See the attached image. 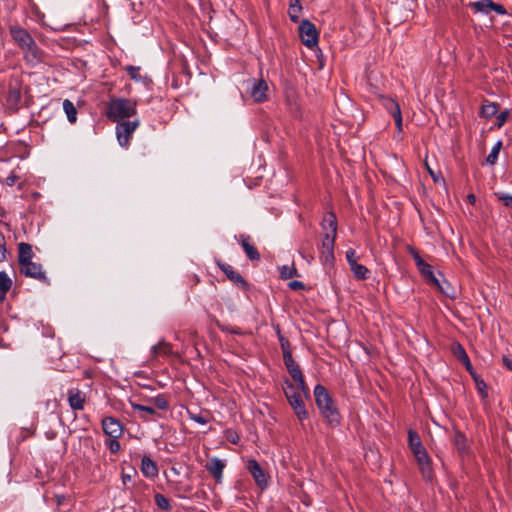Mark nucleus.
I'll return each mask as SVG.
<instances>
[{"label": "nucleus", "instance_id": "obj_1", "mask_svg": "<svg viewBox=\"0 0 512 512\" xmlns=\"http://www.w3.org/2000/svg\"><path fill=\"white\" fill-rule=\"evenodd\" d=\"M313 393L315 403L327 424L331 427L338 426L340 424L341 415L334 399L328 393L327 389L323 385L317 384L314 387Z\"/></svg>", "mask_w": 512, "mask_h": 512}, {"label": "nucleus", "instance_id": "obj_2", "mask_svg": "<svg viewBox=\"0 0 512 512\" xmlns=\"http://www.w3.org/2000/svg\"><path fill=\"white\" fill-rule=\"evenodd\" d=\"M136 112V101L128 98H111L106 106L107 118L116 123L125 121Z\"/></svg>", "mask_w": 512, "mask_h": 512}, {"label": "nucleus", "instance_id": "obj_3", "mask_svg": "<svg viewBox=\"0 0 512 512\" xmlns=\"http://www.w3.org/2000/svg\"><path fill=\"white\" fill-rule=\"evenodd\" d=\"M9 32L12 39L19 48L26 53L27 57L31 56L33 59L40 58L41 51L33 37L26 29L18 25H14L10 26Z\"/></svg>", "mask_w": 512, "mask_h": 512}, {"label": "nucleus", "instance_id": "obj_4", "mask_svg": "<svg viewBox=\"0 0 512 512\" xmlns=\"http://www.w3.org/2000/svg\"><path fill=\"white\" fill-rule=\"evenodd\" d=\"M284 384L286 385L284 389L285 396L287 398L288 403L292 407L296 417L299 421H303L308 418V411L306 409L304 403V395L299 390L296 391L295 385L289 380L285 379Z\"/></svg>", "mask_w": 512, "mask_h": 512}, {"label": "nucleus", "instance_id": "obj_5", "mask_svg": "<svg viewBox=\"0 0 512 512\" xmlns=\"http://www.w3.org/2000/svg\"><path fill=\"white\" fill-rule=\"evenodd\" d=\"M299 36L307 48H313L318 44L319 33L316 26L309 20H302L299 24Z\"/></svg>", "mask_w": 512, "mask_h": 512}, {"label": "nucleus", "instance_id": "obj_6", "mask_svg": "<svg viewBox=\"0 0 512 512\" xmlns=\"http://www.w3.org/2000/svg\"><path fill=\"white\" fill-rule=\"evenodd\" d=\"M337 236L329 235L328 232L323 234L320 246V261L323 265L331 266L334 263V246Z\"/></svg>", "mask_w": 512, "mask_h": 512}, {"label": "nucleus", "instance_id": "obj_7", "mask_svg": "<svg viewBox=\"0 0 512 512\" xmlns=\"http://www.w3.org/2000/svg\"><path fill=\"white\" fill-rule=\"evenodd\" d=\"M139 120H125L117 123L116 135L119 144L122 147H126L129 144L130 138L136 128L139 126Z\"/></svg>", "mask_w": 512, "mask_h": 512}, {"label": "nucleus", "instance_id": "obj_8", "mask_svg": "<svg viewBox=\"0 0 512 512\" xmlns=\"http://www.w3.org/2000/svg\"><path fill=\"white\" fill-rule=\"evenodd\" d=\"M413 455L416 459L422 477L427 481H431L433 478L432 459L428 455L426 448L414 452Z\"/></svg>", "mask_w": 512, "mask_h": 512}, {"label": "nucleus", "instance_id": "obj_9", "mask_svg": "<svg viewBox=\"0 0 512 512\" xmlns=\"http://www.w3.org/2000/svg\"><path fill=\"white\" fill-rule=\"evenodd\" d=\"M216 264L220 268V270L226 275V277L231 282H233L237 287L241 288L244 291L248 290V282L231 265L226 264L220 260H216Z\"/></svg>", "mask_w": 512, "mask_h": 512}, {"label": "nucleus", "instance_id": "obj_10", "mask_svg": "<svg viewBox=\"0 0 512 512\" xmlns=\"http://www.w3.org/2000/svg\"><path fill=\"white\" fill-rule=\"evenodd\" d=\"M246 468L252 475L258 487L264 489L268 486L269 477L255 459H250L247 463Z\"/></svg>", "mask_w": 512, "mask_h": 512}, {"label": "nucleus", "instance_id": "obj_11", "mask_svg": "<svg viewBox=\"0 0 512 512\" xmlns=\"http://www.w3.org/2000/svg\"><path fill=\"white\" fill-rule=\"evenodd\" d=\"M103 432L111 438H120L123 435V425L115 417H104L101 421Z\"/></svg>", "mask_w": 512, "mask_h": 512}, {"label": "nucleus", "instance_id": "obj_12", "mask_svg": "<svg viewBox=\"0 0 512 512\" xmlns=\"http://www.w3.org/2000/svg\"><path fill=\"white\" fill-rule=\"evenodd\" d=\"M20 271L27 277L48 283V279L45 275V272L42 270L41 264L30 261L20 265Z\"/></svg>", "mask_w": 512, "mask_h": 512}, {"label": "nucleus", "instance_id": "obj_13", "mask_svg": "<svg viewBox=\"0 0 512 512\" xmlns=\"http://www.w3.org/2000/svg\"><path fill=\"white\" fill-rule=\"evenodd\" d=\"M67 400L72 410H83L86 403V394L79 388H70L67 391Z\"/></svg>", "mask_w": 512, "mask_h": 512}, {"label": "nucleus", "instance_id": "obj_14", "mask_svg": "<svg viewBox=\"0 0 512 512\" xmlns=\"http://www.w3.org/2000/svg\"><path fill=\"white\" fill-rule=\"evenodd\" d=\"M287 371H288L289 375L291 376V378L293 379V381L296 383L297 389H299L303 393L305 399H309L310 398V389L305 382L304 375H303L302 370L299 367V365L297 364Z\"/></svg>", "mask_w": 512, "mask_h": 512}, {"label": "nucleus", "instance_id": "obj_15", "mask_svg": "<svg viewBox=\"0 0 512 512\" xmlns=\"http://www.w3.org/2000/svg\"><path fill=\"white\" fill-rule=\"evenodd\" d=\"M133 411L139 412V418L143 421H154L156 418L162 417V414L155 410L149 403L148 405L131 403Z\"/></svg>", "mask_w": 512, "mask_h": 512}, {"label": "nucleus", "instance_id": "obj_16", "mask_svg": "<svg viewBox=\"0 0 512 512\" xmlns=\"http://www.w3.org/2000/svg\"><path fill=\"white\" fill-rule=\"evenodd\" d=\"M240 244L250 261L259 262L261 259L260 253L252 242V238L247 234L240 235Z\"/></svg>", "mask_w": 512, "mask_h": 512}, {"label": "nucleus", "instance_id": "obj_17", "mask_svg": "<svg viewBox=\"0 0 512 512\" xmlns=\"http://www.w3.org/2000/svg\"><path fill=\"white\" fill-rule=\"evenodd\" d=\"M225 466L226 465L223 460L217 457H212L209 459L205 467L211 476L216 480V482H221Z\"/></svg>", "mask_w": 512, "mask_h": 512}, {"label": "nucleus", "instance_id": "obj_18", "mask_svg": "<svg viewBox=\"0 0 512 512\" xmlns=\"http://www.w3.org/2000/svg\"><path fill=\"white\" fill-rule=\"evenodd\" d=\"M140 470L144 477L149 479L156 478L159 473V469L156 462L152 460L151 457L148 455H144L142 457Z\"/></svg>", "mask_w": 512, "mask_h": 512}, {"label": "nucleus", "instance_id": "obj_19", "mask_svg": "<svg viewBox=\"0 0 512 512\" xmlns=\"http://www.w3.org/2000/svg\"><path fill=\"white\" fill-rule=\"evenodd\" d=\"M321 228L324 233L328 232L329 235L337 236V218L333 212H327L324 215Z\"/></svg>", "mask_w": 512, "mask_h": 512}, {"label": "nucleus", "instance_id": "obj_20", "mask_svg": "<svg viewBox=\"0 0 512 512\" xmlns=\"http://www.w3.org/2000/svg\"><path fill=\"white\" fill-rule=\"evenodd\" d=\"M453 445L460 455H466L469 452L467 437L459 430L454 432Z\"/></svg>", "mask_w": 512, "mask_h": 512}, {"label": "nucleus", "instance_id": "obj_21", "mask_svg": "<svg viewBox=\"0 0 512 512\" xmlns=\"http://www.w3.org/2000/svg\"><path fill=\"white\" fill-rule=\"evenodd\" d=\"M267 84L264 80L255 81L252 89L251 96L257 102H262L266 99Z\"/></svg>", "mask_w": 512, "mask_h": 512}, {"label": "nucleus", "instance_id": "obj_22", "mask_svg": "<svg viewBox=\"0 0 512 512\" xmlns=\"http://www.w3.org/2000/svg\"><path fill=\"white\" fill-rule=\"evenodd\" d=\"M147 402L154 407L156 411H167L169 408V396L166 394H159L149 398Z\"/></svg>", "mask_w": 512, "mask_h": 512}, {"label": "nucleus", "instance_id": "obj_23", "mask_svg": "<svg viewBox=\"0 0 512 512\" xmlns=\"http://www.w3.org/2000/svg\"><path fill=\"white\" fill-rule=\"evenodd\" d=\"M33 257L32 246L28 243L21 242L18 245V262L19 265L30 262Z\"/></svg>", "mask_w": 512, "mask_h": 512}, {"label": "nucleus", "instance_id": "obj_24", "mask_svg": "<svg viewBox=\"0 0 512 512\" xmlns=\"http://www.w3.org/2000/svg\"><path fill=\"white\" fill-rule=\"evenodd\" d=\"M378 99H379L380 104L386 109V111L390 115L401 110L398 102L389 96L380 94V95H378Z\"/></svg>", "mask_w": 512, "mask_h": 512}, {"label": "nucleus", "instance_id": "obj_25", "mask_svg": "<svg viewBox=\"0 0 512 512\" xmlns=\"http://www.w3.org/2000/svg\"><path fill=\"white\" fill-rule=\"evenodd\" d=\"M151 354L153 358L171 355L172 345L168 342H165L164 340H161L160 342H158V344L152 347Z\"/></svg>", "mask_w": 512, "mask_h": 512}, {"label": "nucleus", "instance_id": "obj_26", "mask_svg": "<svg viewBox=\"0 0 512 512\" xmlns=\"http://www.w3.org/2000/svg\"><path fill=\"white\" fill-rule=\"evenodd\" d=\"M408 446L412 453L425 449L419 434L413 429L408 430Z\"/></svg>", "mask_w": 512, "mask_h": 512}, {"label": "nucleus", "instance_id": "obj_27", "mask_svg": "<svg viewBox=\"0 0 512 512\" xmlns=\"http://www.w3.org/2000/svg\"><path fill=\"white\" fill-rule=\"evenodd\" d=\"M434 286L437 287V289L445 296L451 299L456 297V291L454 287L446 279H438Z\"/></svg>", "mask_w": 512, "mask_h": 512}, {"label": "nucleus", "instance_id": "obj_28", "mask_svg": "<svg viewBox=\"0 0 512 512\" xmlns=\"http://www.w3.org/2000/svg\"><path fill=\"white\" fill-rule=\"evenodd\" d=\"M350 269L357 280L363 281L370 277L369 269L358 262L351 264Z\"/></svg>", "mask_w": 512, "mask_h": 512}, {"label": "nucleus", "instance_id": "obj_29", "mask_svg": "<svg viewBox=\"0 0 512 512\" xmlns=\"http://www.w3.org/2000/svg\"><path fill=\"white\" fill-rule=\"evenodd\" d=\"M499 105L494 102H485L481 106L480 116L483 118H491L497 114Z\"/></svg>", "mask_w": 512, "mask_h": 512}, {"label": "nucleus", "instance_id": "obj_30", "mask_svg": "<svg viewBox=\"0 0 512 512\" xmlns=\"http://www.w3.org/2000/svg\"><path fill=\"white\" fill-rule=\"evenodd\" d=\"M63 110L67 116V119L70 123H75L77 120V109L74 106L73 102L69 99H65L63 101Z\"/></svg>", "mask_w": 512, "mask_h": 512}, {"label": "nucleus", "instance_id": "obj_31", "mask_svg": "<svg viewBox=\"0 0 512 512\" xmlns=\"http://www.w3.org/2000/svg\"><path fill=\"white\" fill-rule=\"evenodd\" d=\"M11 286H12V281H11L10 277L4 271H1L0 272V291H1L0 300H3L5 298L7 292L10 290Z\"/></svg>", "mask_w": 512, "mask_h": 512}, {"label": "nucleus", "instance_id": "obj_32", "mask_svg": "<svg viewBox=\"0 0 512 512\" xmlns=\"http://www.w3.org/2000/svg\"><path fill=\"white\" fill-rule=\"evenodd\" d=\"M421 275L429 282L431 283L432 285H434L437 280L439 279L435 273H434V270H433V267L430 265V264H426L424 265L423 267H421L419 269Z\"/></svg>", "mask_w": 512, "mask_h": 512}, {"label": "nucleus", "instance_id": "obj_33", "mask_svg": "<svg viewBox=\"0 0 512 512\" xmlns=\"http://www.w3.org/2000/svg\"><path fill=\"white\" fill-rule=\"evenodd\" d=\"M491 0H480L471 3V7L474 9L475 12H481L488 14L491 11Z\"/></svg>", "mask_w": 512, "mask_h": 512}, {"label": "nucleus", "instance_id": "obj_34", "mask_svg": "<svg viewBox=\"0 0 512 512\" xmlns=\"http://www.w3.org/2000/svg\"><path fill=\"white\" fill-rule=\"evenodd\" d=\"M502 147V141H498L491 149L489 155L486 157V162L490 165H494L497 162L499 152Z\"/></svg>", "mask_w": 512, "mask_h": 512}, {"label": "nucleus", "instance_id": "obj_35", "mask_svg": "<svg viewBox=\"0 0 512 512\" xmlns=\"http://www.w3.org/2000/svg\"><path fill=\"white\" fill-rule=\"evenodd\" d=\"M154 501L155 504L162 510L168 511L172 508L169 499L161 493H156L154 495Z\"/></svg>", "mask_w": 512, "mask_h": 512}, {"label": "nucleus", "instance_id": "obj_36", "mask_svg": "<svg viewBox=\"0 0 512 512\" xmlns=\"http://www.w3.org/2000/svg\"><path fill=\"white\" fill-rule=\"evenodd\" d=\"M21 101V92L19 89L13 88L9 90L7 102L14 107H18Z\"/></svg>", "mask_w": 512, "mask_h": 512}, {"label": "nucleus", "instance_id": "obj_37", "mask_svg": "<svg viewBox=\"0 0 512 512\" xmlns=\"http://www.w3.org/2000/svg\"><path fill=\"white\" fill-rule=\"evenodd\" d=\"M472 377L475 382L476 389L479 392V394L481 395V397L487 398L488 397L487 385L484 382V380L481 379L478 375H473Z\"/></svg>", "mask_w": 512, "mask_h": 512}, {"label": "nucleus", "instance_id": "obj_38", "mask_svg": "<svg viewBox=\"0 0 512 512\" xmlns=\"http://www.w3.org/2000/svg\"><path fill=\"white\" fill-rule=\"evenodd\" d=\"M457 348H458V350H461V356H459V360L465 365V368L470 372V374L472 376L476 375L472 371V365H471L470 359H469L465 349L459 343H457Z\"/></svg>", "mask_w": 512, "mask_h": 512}, {"label": "nucleus", "instance_id": "obj_39", "mask_svg": "<svg viewBox=\"0 0 512 512\" xmlns=\"http://www.w3.org/2000/svg\"><path fill=\"white\" fill-rule=\"evenodd\" d=\"M297 275V269L293 266L284 265L280 269V276L282 279L287 280Z\"/></svg>", "mask_w": 512, "mask_h": 512}, {"label": "nucleus", "instance_id": "obj_40", "mask_svg": "<svg viewBox=\"0 0 512 512\" xmlns=\"http://www.w3.org/2000/svg\"><path fill=\"white\" fill-rule=\"evenodd\" d=\"M302 11L301 5H289L288 14L290 17V20L294 23L299 22V14Z\"/></svg>", "mask_w": 512, "mask_h": 512}, {"label": "nucleus", "instance_id": "obj_41", "mask_svg": "<svg viewBox=\"0 0 512 512\" xmlns=\"http://www.w3.org/2000/svg\"><path fill=\"white\" fill-rule=\"evenodd\" d=\"M494 195L505 207L512 208V195L505 192H495Z\"/></svg>", "mask_w": 512, "mask_h": 512}, {"label": "nucleus", "instance_id": "obj_42", "mask_svg": "<svg viewBox=\"0 0 512 512\" xmlns=\"http://www.w3.org/2000/svg\"><path fill=\"white\" fill-rule=\"evenodd\" d=\"M187 415L189 419L201 425H205L209 421L208 418L204 416L202 413H194L191 410H187Z\"/></svg>", "mask_w": 512, "mask_h": 512}, {"label": "nucleus", "instance_id": "obj_43", "mask_svg": "<svg viewBox=\"0 0 512 512\" xmlns=\"http://www.w3.org/2000/svg\"><path fill=\"white\" fill-rule=\"evenodd\" d=\"M140 67L139 66H133V65H128L125 70L127 72V74L130 76L131 79L139 82L141 81V75H140Z\"/></svg>", "mask_w": 512, "mask_h": 512}, {"label": "nucleus", "instance_id": "obj_44", "mask_svg": "<svg viewBox=\"0 0 512 512\" xmlns=\"http://www.w3.org/2000/svg\"><path fill=\"white\" fill-rule=\"evenodd\" d=\"M119 438H111L105 441V445L109 449V451L113 454L117 453L121 449V445L118 441Z\"/></svg>", "mask_w": 512, "mask_h": 512}, {"label": "nucleus", "instance_id": "obj_45", "mask_svg": "<svg viewBox=\"0 0 512 512\" xmlns=\"http://www.w3.org/2000/svg\"><path fill=\"white\" fill-rule=\"evenodd\" d=\"M225 437L232 444H238L240 440L238 433L233 429H227L225 431Z\"/></svg>", "mask_w": 512, "mask_h": 512}, {"label": "nucleus", "instance_id": "obj_46", "mask_svg": "<svg viewBox=\"0 0 512 512\" xmlns=\"http://www.w3.org/2000/svg\"><path fill=\"white\" fill-rule=\"evenodd\" d=\"M279 344L282 355L285 353H291L290 342L285 336H280Z\"/></svg>", "mask_w": 512, "mask_h": 512}, {"label": "nucleus", "instance_id": "obj_47", "mask_svg": "<svg viewBox=\"0 0 512 512\" xmlns=\"http://www.w3.org/2000/svg\"><path fill=\"white\" fill-rule=\"evenodd\" d=\"M6 241L4 235L0 232V262L6 260Z\"/></svg>", "mask_w": 512, "mask_h": 512}, {"label": "nucleus", "instance_id": "obj_48", "mask_svg": "<svg viewBox=\"0 0 512 512\" xmlns=\"http://www.w3.org/2000/svg\"><path fill=\"white\" fill-rule=\"evenodd\" d=\"M283 361L287 370L297 365L292 357V352L283 354Z\"/></svg>", "mask_w": 512, "mask_h": 512}, {"label": "nucleus", "instance_id": "obj_49", "mask_svg": "<svg viewBox=\"0 0 512 512\" xmlns=\"http://www.w3.org/2000/svg\"><path fill=\"white\" fill-rule=\"evenodd\" d=\"M346 259H347L349 266H351V264H353V263H357L358 257L356 256V251L352 248L348 249L346 251Z\"/></svg>", "mask_w": 512, "mask_h": 512}, {"label": "nucleus", "instance_id": "obj_50", "mask_svg": "<svg viewBox=\"0 0 512 512\" xmlns=\"http://www.w3.org/2000/svg\"><path fill=\"white\" fill-rule=\"evenodd\" d=\"M509 116V111L508 110H505V111H502L498 116H497V122H496V126L498 128H501L505 122L507 121V118Z\"/></svg>", "mask_w": 512, "mask_h": 512}, {"label": "nucleus", "instance_id": "obj_51", "mask_svg": "<svg viewBox=\"0 0 512 512\" xmlns=\"http://www.w3.org/2000/svg\"><path fill=\"white\" fill-rule=\"evenodd\" d=\"M18 179H19V176H18V175H16L14 172H11V173L6 177V179H5V184H6L7 186L12 187V186H14V185H15V183L18 181Z\"/></svg>", "mask_w": 512, "mask_h": 512}, {"label": "nucleus", "instance_id": "obj_52", "mask_svg": "<svg viewBox=\"0 0 512 512\" xmlns=\"http://www.w3.org/2000/svg\"><path fill=\"white\" fill-rule=\"evenodd\" d=\"M491 11H495L499 15H505L507 13L505 7L501 4L494 3L492 1Z\"/></svg>", "mask_w": 512, "mask_h": 512}, {"label": "nucleus", "instance_id": "obj_53", "mask_svg": "<svg viewBox=\"0 0 512 512\" xmlns=\"http://www.w3.org/2000/svg\"><path fill=\"white\" fill-rule=\"evenodd\" d=\"M394 118L398 131H402V114L401 110L391 115Z\"/></svg>", "mask_w": 512, "mask_h": 512}, {"label": "nucleus", "instance_id": "obj_54", "mask_svg": "<svg viewBox=\"0 0 512 512\" xmlns=\"http://www.w3.org/2000/svg\"><path fill=\"white\" fill-rule=\"evenodd\" d=\"M288 286L292 290H301V289H304V287H305L304 283L301 281H298V280H293V281L289 282Z\"/></svg>", "mask_w": 512, "mask_h": 512}, {"label": "nucleus", "instance_id": "obj_55", "mask_svg": "<svg viewBox=\"0 0 512 512\" xmlns=\"http://www.w3.org/2000/svg\"><path fill=\"white\" fill-rule=\"evenodd\" d=\"M219 328L222 330V331H226V332H229V333H232V334H241V331L239 328L237 327H229V326H219Z\"/></svg>", "mask_w": 512, "mask_h": 512}, {"label": "nucleus", "instance_id": "obj_56", "mask_svg": "<svg viewBox=\"0 0 512 512\" xmlns=\"http://www.w3.org/2000/svg\"><path fill=\"white\" fill-rule=\"evenodd\" d=\"M502 363L508 370L512 371V358L510 356L503 355Z\"/></svg>", "mask_w": 512, "mask_h": 512}, {"label": "nucleus", "instance_id": "obj_57", "mask_svg": "<svg viewBox=\"0 0 512 512\" xmlns=\"http://www.w3.org/2000/svg\"><path fill=\"white\" fill-rule=\"evenodd\" d=\"M413 258L418 269L426 265L427 263L419 256L418 253H414Z\"/></svg>", "mask_w": 512, "mask_h": 512}, {"label": "nucleus", "instance_id": "obj_58", "mask_svg": "<svg viewBox=\"0 0 512 512\" xmlns=\"http://www.w3.org/2000/svg\"><path fill=\"white\" fill-rule=\"evenodd\" d=\"M426 168H427L428 173L431 175V177H432L433 181H434V182H438V181H439V179L441 178V177H440V174L435 173V172H434V171L429 167V165H428L427 163H426Z\"/></svg>", "mask_w": 512, "mask_h": 512}, {"label": "nucleus", "instance_id": "obj_59", "mask_svg": "<svg viewBox=\"0 0 512 512\" xmlns=\"http://www.w3.org/2000/svg\"><path fill=\"white\" fill-rule=\"evenodd\" d=\"M128 481H131V476L128 474H122V482L126 484Z\"/></svg>", "mask_w": 512, "mask_h": 512}, {"label": "nucleus", "instance_id": "obj_60", "mask_svg": "<svg viewBox=\"0 0 512 512\" xmlns=\"http://www.w3.org/2000/svg\"><path fill=\"white\" fill-rule=\"evenodd\" d=\"M275 330H276V334H277V337H278V340H280V336H284L281 332V329H280V326L279 325H276L275 326Z\"/></svg>", "mask_w": 512, "mask_h": 512}, {"label": "nucleus", "instance_id": "obj_61", "mask_svg": "<svg viewBox=\"0 0 512 512\" xmlns=\"http://www.w3.org/2000/svg\"><path fill=\"white\" fill-rule=\"evenodd\" d=\"M454 354L459 358L461 356V350H458L457 345L454 348Z\"/></svg>", "mask_w": 512, "mask_h": 512}, {"label": "nucleus", "instance_id": "obj_62", "mask_svg": "<svg viewBox=\"0 0 512 512\" xmlns=\"http://www.w3.org/2000/svg\"><path fill=\"white\" fill-rule=\"evenodd\" d=\"M290 5H301L300 0H290Z\"/></svg>", "mask_w": 512, "mask_h": 512}, {"label": "nucleus", "instance_id": "obj_63", "mask_svg": "<svg viewBox=\"0 0 512 512\" xmlns=\"http://www.w3.org/2000/svg\"><path fill=\"white\" fill-rule=\"evenodd\" d=\"M468 199L471 203L475 202V196L473 194L468 195Z\"/></svg>", "mask_w": 512, "mask_h": 512}]
</instances>
